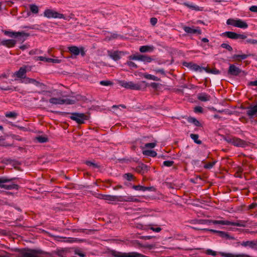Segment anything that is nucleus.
<instances>
[{
	"mask_svg": "<svg viewBox=\"0 0 257 257\" xmlns=\"http://www.w3.org/2000/svg\"><path fill=\"white\" fill-rule=\"evenodd\" d=\"M194 111L195 113H202L203 112V109L200 106H197L194 107Z\"/></svg>",
	"mask_w": 257,
	"mask_h": 257,
	"instance_id": "obj_56",
	"label": "nucleus"
},
{
	"mask_svg": "<svg viewBox=\"0 0 257 257\" xmlns=\"http://www.w3.org/2000/svg\"><path fill=\"white\" fill-rule=\"evenodd\" d=\"M204 69H205V67L200 66L198 65L195 63L193 64L192 67L191 68V70H194L195 71H199L200 72H202L204 70Z\"/></svg>",
	"mask_w": 257,
	"mask_h": 257,
	"instance_id": "obj_37",
	"label": "nucleus"
},
{
	"mask_svg": "<svg viewBox=\"0 0 257 257\" xmlns=\"http://www.w3.org/2000/svg\"><path fill=\"white\" fill-rule=\"evenodd\" d=\"M222 220H208V219H199L196 221L197 223L199 224H206L208 225H210L211 224H220V223H217L219 222H221Z\"/></svg>",
	"mask_w": 257,
	"mask_h": 257,
	"instance_id": "obj_19",
	"label": "nucleus"
},
{
	"mask_svg": "<svg viewBox=\"0 0 257 257\" xmlns=\"http://www.w3.org/2000/svg\"><path fill=\"white\" fill-rule=\"evenodd\" d=\"M85 164L88 166L92 167L93 168H95H95L98 169V168H99L100 167V166L99 165H98L97 164H96L94 162H91V161H87L85 162Z\"/></svg>",
	"mask_w": 257,
	"mask_h": 257,
	"instance_id": "obj_43",
	"label": "nucleus"
},
{
	"mask_svg": "<svg viewBox=\"0 0 257 257\" xmlns=\"http://www.w3.org/2000/svg\"><path fill=\"white\" fill-rule=\"evenodd\" d=\"M48 58H46V57H43V56H38V57H35V60H37V61L40 60L41 61H45V62H48Z\"/></svg>",
	"mask_w": 257,
	"mask_h": 257,
	"instance_id": "obj_54",
	"label": "nucleus"
},
{
	"mask_svg": "<svg viewBox=\"0 0 257 257\" xmlns=\"http://www.w3.org/2000/svg\"><path fill=\"white\" fill-rule=\"evenodd\" d=\"M104 200L110 201H119L121 199H120V196L106 195Z\"/></svg>",
	"mask_w": 257,
	"mask_h": 257,
	"instance_id": "obj_30",
	"label": "nucleus"
},
{
	"mask_svg": "<svg viewBox=\"0 0 257 257\" xmlns=\"http://www.w3.org/2000/svg\"><path fill=\"white\" fill-rule=\"evenodd\" d=\"M35 249V250L39 251V252L37 253V254L35 255L36 257H40V256H41L43 255L47 254V252H45L43 251L41 249Z\"/></svg>",
	"mask_w": 257,
	"mask_h": 257,
	"instance_id": "obj_59",
	"label": "nucleus"
},
{
	"mask_svg": "<svg viewBox=\"0 0 257 257\" xmlns=\"http://www.w3.org/2000/svg\"><path fill=\"white\" fill-rule=\"evenodd\" d=\"M44 15L48 19H64L63 14L51 9H46L44 12Z\"/></svg>",
	"mask_w": 257,
	"mask_h": 257,
	"instance_id": "obj_11",
	"label": "nucleus"
},
{
	"mask_svg": "<svg viewBox=\"0 0 257 257\" xmlns=\"http://www.w3.org/2000/svg\"><path fill=\"white\" fill-rule=\"evenodd\" d=\"M111 254L114 257H149L137 252L126 253L116 250H112Z\"/></svg>",
	"mask_w": 257,
	"mask_h": 257,
	"instance_id": "obj_6",
	"label": "nucleus"
},
{
	"mask_svg": "<svg viewBox=\"0 0 257 257\" xmlns=\"http://www.w3.org/2000/svg\"><path fill=\"white\" fill-rule=\"evenodd\" d=\"M120 199L122 200H120L119 201H124V202H139V199L134 197L132 196L122 197L120 196Z\"/></svg>",
	"mask_w": 257,
	"mask_h": 257,
	"instance_id": "obj_28",
	"label": "nucleus"
},
{
	"mask_svg": "<svg viewBox=\"0 0 257 257\" xmlns=\"http://www.w3.org/2000/svg\"><path fill=\"white\" fill-rule=\"evenodd\" d=\"M223 140L236 147L245 148L248 145L247 142L236 137L224 136Z\"/></svg>",
	"mask_w": 257,
	"mask_h": 257,
	"instance_id": "obj_2",
	"label": "nucleus"
},
{
	"mask_svg": "<svg viewBox=\"0 0 257 257\" xmlns=\"http://www.w3.org/2000/svg\"><path fill=\"white\" fill-rule=\"evenodd\" d=\"M246 114L249 118H252L257 114V102L254 105H251L246 108Z\"/></svg>",
	"mask_w": 257,
	"mask_h": 257,
	"instance_id": "obj_16",
	"label": "nucleus"
},
{
	"mask_svg": "<svg viewBox=\"0 0 257 257\" xmlns=\"http://www.w3.org/2000/svg\"><path fill=\"white\" fill-rule=\"evenodd\" d=\"M156 146V143H149L145 144V147L147 148H154Z\"/></svg>",
	"mask_w": 257,
	"mask_h": 257,
	"instance_id": "obj_53",
	"label": "nucleus"
},
{
	"mask_svg": "<svg viewBox=\"0 0 257 257\" xmlns=\"http://www.w3.org/2000/svg\"><path fill=\"white\" fill-rule=\"evenodd\" d=\"M4 34L11 38H18L22 42H24L26 40V38L30 36L29 33H25L24 31L13 32L10 31H5L4 32Z\"/></svg>",
	"mask_w": 257,
	"mask_h": 257,
	"instance_id": "obj_4",
	"label": "nucleus"
},
{
	"mask_svg": "<svg viewBox=\"0 0 257 257\" xmlns=\"http://www.w3.org/2000/svg\"><path fill=\"white\" fill-rule=\"evenodd\" d=\"M19 252L22 257H36L35 255L39 252V251L35 250V249L25 248L20 249Z\"/></svg>",
	"mask_w": 257,
	"mask_h": 257,
	"instance_id": "obj_12",
	"label": "nucleus"
},
{
	"mask_svg": "<svg viewBox=\"0 0 257 257\" xmlns=\"http://www.w3.org/2000/svg\"><path fill=\"white\" fill-rule=\"evenodd\" d=\"M77 99L74 97H71L70 98H61L52 97L49 99V102L52 104H74Z\"/></svg>",
	"mask_w": 257,
	"mask_h": 257,
	"instance_id": "obj_3",
	"label": "nucleus"
},
{
	"mask_svg": "<svg viewBox=\"0 0 257 257\" xmlns=\"http://www.w3.org/2000/svg\"><path fill=\"white\" fill-rule=\"evenodd\" d=\"M69 51L72 54V58H75L79 54L82 57L85 55V51L84 48L82 47H78L76 46H71L68 48Z\"/></svg>",
	"mask_w": 257,
	"mask_h": 257,
	"instance_id": "obj_10",
	"label": "nucleus"
},
{
	"mask_svg": "<svg viewBox=\"0 0 257 257\" xmlns=\"http://www.w3.org/2000/svg\"><path fill=\"white\" fill-rule=\"evenodd\" d=\"M204 70L208 73H212L213 74H219L220 73V71L216 68L210 69L205 67Z\"/></svg>",
	"mask_w": 257,
	"mask_h": 257,
	"instance_id": "obj_42",
	"label": "nucleus"
},
{
	"mask_svg": "<svg viewBox=\"0 0 257 257\" xmlns=\"http://www.w3.org/2000/svg\"><path fill=\"white\" fill-rule=\"evenodd\" d=\"M241 245L243 246H249L251 248L257 249V240H248L243 241Z\"/></svg>",
	"mask_w": 257,
	"mask_h": 257,
	"instance_id": "obj_20",
	"label": "nucleus"
},
{
	"mask_svg": "<svg viewBox=\"0 0 257 257\" xmlns=\"http://www.w3.org/2000/svg\"><path fill=\"white\" fill-rule=\"evenodd\" d=\"M126 64L131 68H138L137 65L131 61H127Z\"/></svg>",
	"mask_w": 257,
	"mask_h": 257,
	"instance_id": "obj_58",
	"label": "nucleus"
},
{
	"mask_svg": "<svg viewBox=\"0 0 257 257\" xmlns=\"http://www.w3.org/2000/svg\"><path fill=\"white\" fill-rule=\"evenodd\" d=\"M32 68L33 66L31 65H24L21 67L18 71L15 72L14 76L21 80L25 77L27 72L32 70Z\"/></svg>",
	"mask_w": 257,
	"mask_h": 257,
	"instance_id": "obj_8",
	"label": "nucleus"
},
{
	"mask_svg": "<svg viewBox=\"0 0 257 257\" xmlns=\"http://www.w3.org/2000/svg\"><path fill=\"white\" fill-rule=\"evenodd\" d=\"M206 253L208 255H211L215 256L217 255V252L211 249H208L206 251Z\"/></svg>",
	"mask_w": 257,
	"mask_h": 257,
	"instance_id": "obj_52",
	"label": "nucleus"
},
{
	"mask_svg": "<svg viewBox=\"0 0 257 257\" xmlns=\"http://www.w3.org/2000/svg\"><path fill=\"white\" fill-rule=\"evenodd\" d=\"M58 237L60 238H61V239H63L64 240L63 241L64 242H66L71 243V242H73L75 241V240L72 238H67V237Z\"/></svg>",
	"mask_w": 257,
	"mask_h": 257,
	"instance_id": "obj_57",
	"label": "nucleus"
},
{
	"mask_svg": "<svg viewBox=\"0 0 257 257\" xmlns=\"http://www.w3.org/2000/svg\"><path fill=\"white\" fill-rule=\"evenodd\" d=\"M119 107H122L123 108H126L125 105H124L123 104H120V105H113L112 106V109H113L115 111V109H117L119 108Z\"/></svg>",
	"mask_w": 257,
	"mask_h": 257,
	"instance_id": "obj_62",
	"label": "nucleus"
},
{
	"mask_svg": "<svg viewBox=\"0 0 257 257\" xmlns=\"http://www.w3.org/2000/svg\"><path fill=\"white\" fill-rule=\"evenodd\" d=\"M222 35L233 40H237L238 39H245L246 38L245 35L237 34L230 31L225 32L222 34Z\"/></svg>",
	"mask_w": 257,
	"mask_h": 257,
	"instance_id": "obj_13",
	"label": "nucleus"
},
{
	"mask_svg": "<svg viewBox=\"0 0 257 257\" xmlns=\"http://www.w3.org/2000/svg\"><path fill=\"white\" fill-rule=\"evenodd\" d=\"M250 56H254L253 54H242V55H237L234 54L232 56V58L234 60L241 61L242 60H244L246 59L248 57Z\"/></svg>",
	"mask_w": 257,
	"mask_h": 257,
	"instance_id": "obj_24",
	"label": "nucleus"
},
{
	"mask_svg": "<svg viewBox=\"0 0 257 257\" xmlns=\"http://www.w3.org/2000/svg\"><path fill=\"white\" fill-rule=\"evenodd\" d=\"M32 84H33L37 87H39L42 89H44L45 87V85L44 84L36 81L35 79H33V83Z\"/></svg>",
	"mask_w": 257,
	"mask_h": 257,
	"instance_id": "obj_45",
	"label": "nucleus"
},
{
	"mask_svg": "<svg viewBox=\"0 0 257 257\" xmlns=\"http://www.w3.org/2000/svg\"><path fill=\"white\" fill-rule=\"evenodd\" d=\"M193 64L194 63L192 62H184L183 64V66H184L185 67H186L189 68L190 70H191V68L192 67Z\"/></svg>",
	"mask_w": 257,
	"mask_h": 257,
	"instance_id": "obj_60",
	"label": "nucleus"
},
{
	"mask_svg": "<svg viewBox=\"0 0 257 257\" xmlns=\"http://www.w3.org/2000/svg\"><path fill=\"white\" fill-rule=\"evenodd\" d=\"M197 98L201 101L206 102L210 100L211 96L205 92H202L198 94Z\"/></svg>",
	"mask_w": 257,
	"mask_h": 257,
	"instance_id": "obj_23",
	"label": "nucleus"
},
{
	"mask_svg": "<svg viewBox=\"0 0 257 257\" xmlns=\"http://www.w3.org/2000/svg\"><path fill=\"white\" fill-rule=\"evenodd\" d=\"M220 225H233L239 227H245L246 222L244 221L239 220L237 222H231L228 220H222L221 222H219Z\"/></svg>",
	"mask_w": 257,
	"mask_h": 257,
	"instance_id": "obj_15",
	"label": "nucleus"
},
{
	"mask_svg": "<svg viewBox=\"0 0 257 257\" xmlns=\"http://www.w3.org/2000/svg\"><path fill=\"white\" fill-rule=\"evenodd\" d=\"M16 44V41L13 39L4 40L1 42V44L3 46L8 48H13Z\"/></svg>",
	"mask_w": 257,
	"mask_h": 257,
	"instance_id": "obj_22",
	"label": "nucleus"
},
{
	"mask_svg": "<svg viewBox=\"0 0 257 257\" xmlns=\"http://www.w3.org/2000/svg\"><path fill=\"white\" fill-rule=\"evenodd\" d=\"M158 22V20L156 18H152L150 20V23L152 26H155Z\"/></svg>",
	"mask_w": 257,
	"mask_h": 257,
	"instance_id": "obj_63",
	"label": "nucleus"
},
{
	"mask_svg": "<svg viewBox=\"0 0 257 257\" xmlns=\"http://www.w3.org/2000/svg\"><path fill=\"white\" fill-rule=\"evenodd\" d=\"M143 154L145 156L155 157L157 156V153L153 150H144L143 151Z\"/></svg>",
	"mask_w": 257,
	"mask_h": 257,
	"instance_id": "obj_32",
	"label": "nucleus"
},
{
	"mask_svg": "<svg viewBox=\"0 0 257 257\" xmlns=\"http://www.w3.org/2000/svg\"><path fill=\"white\" fill-rule=\"evenodd\" d=\"M33 79H34L27 77L26 76L25 78H23V79L21 80L20 82L25 83V84L32 83Z\"/></svg>",
	"mask_w": 257,
	"mask_h": 257,
	"instance_id": "obj_44",
	"label": "nucleus"
},
{
	"mask_svg": "<svg viewBox=\"0 0 257 257\" xmlns=\"http://www.w3.org/2000/svg\"><path fill=\"white\" fill-rule=\"evenodd\" d=\"M245 41L244 42V44H250L252 45H257V40L255 39H247V38L244 39Z\"/></svg>",
	"mask_w": 257,
	"mask_h": 257,
	"instance_id": "obj_47",
	"label": "nucleus"
},
{
	"mask_svg": "<svg viewBox=\"0 0 257 257\" xmlns=\"http://www.w3.org/2000/svg\"><path fill=\"white\" fill-rule=\"evenodd\" d=\"M60 62V60L57 59H52V58H48V63H59Z\"/></svg>",
	"mask_w": 257,
	"mask_h": 257,
	"instance_id": "obj_61",
	"label": "nucleus"
},
{
	"mask_svg": "<svg viewBox=\"0 0 257 257\" xmlns=\"http://www.w3.org/2000/svg\"><path fill=\"white\" fill-rule=\"evenodd\" d=\"M187 120L189 123L193 124L196 126H201V123L195 117H188Z\"/></svg>",
	"mask_w": 257,
	"mask_h": 257,
	"instance_id": "obj_31",
	"label": "nucleus"
},
{
	"mask_svg": "<svg viewBox=\"0 0 257 257\" xmlns=\"http://www.w3.org/2000/svg\"><path fill=\"white\" fill-rule=\"evenodd\" d=\"M154 49V47L152 45H144L140 47L139 50L142 53L151 52Z\"/></svg>",
	"mask_w": 257,
	"mask_h": 257,
	"instance_id": "obj_25",
	"label": "nucleus"
},
{
	"mask_svg": "<svg viewBox=\"0 0 257 257\" xmlns=\"http://www.w3.org/2000/svg\"><path fill=\"white\" fill-rule=\"evenodd\" d=\"M149 170V167L147 165H145L144 164H141V165H139L138 166H137L136 168V171L142 174L143 175L145 173H147Z\"/></svg>",
	"mask_w": 257,
	"mask_h": 257,
	"instance_id": "obj_21",
	"label": "nucleus"
},
{
	"mask_svg": "<svg viewBox=\"0 0 257 257\" xmlns=\"http://www.w3.org/2000/svg\"><path fill=\"white\" fill-rule=\"evenodd\" d=\"M249 10L252 12L257 13V6H252L249 8Z\"/></svg>",
	"mask_w": 257,
	"mask_h": 257,
	"instance_id": "obj_64",
	"label": "nucleus"
},
{
	"mask_svg": "<svg viewBox=\"0 0 257 257\" xmlns=\"http://www.w3.org/2000/svg\"><path fill=\"white\" fill-rule=\"evenodd\" d=\"M219 253L224 257H249V255L245 254H233L231 253H225L220 252Z\"/></svg>",
	"mask_w": 257,
	"mask_h": 257,
	"instance_id": "obj_27",
	"label": "nucleus"
},
{
	"mask_svg": "<svg viewBox=\"0 0 257 257\" xmlns=\"http://www.w3.org/2000/svg\"><path fill=\"white\" fill-rule=\"evenodd\" d=\"M121 54L122 52L121 51H108V56L115 61H117L121 58Z\"/></svg>",
	"mask_w": 257,
	"mask_h": 257,
	"instance_id": "obj_18",
	"label": "nucleus"
},
{
	"mask_svg": "<svg viewBox=\"0 0 257 257\" xmlns=\"http://www.w3.org/2000/svg\"><path fill=\"white\" fill-rule=\"evenodd\" d=\"M153 60V59L149 56L146 55H142V62L144 63H150Z\"/></svg>",
	"mask_w": 257,
	"mask_h": 257,
	"instance_id": "obj_38",
	"label": "nucleus"
},
{
	"mask_svg": "<svg viewBox=\"0 0 257 257\" xmlns=\"http://www.w3.org/2000/svg\"><path fill=\"white\" fill-rule=\"evenodd\" d=\"M99 84L103 86H109L113 84V83L110 81L102 80L99 82Z\"/></svg>",
	"mask_w": 257,
	"mask_h": 257,
	"instance_id": "obj_49",
	"label": "nucleus"
},
{
	"mask_svg": "<svg viewBox=\"0 0 257 257\" xmlns=\"http://www.w3.org/2000/svg\"><path fill=\"white\" fill-rule=\"evenodd\" d=\"M30 9L31 12L34 14H38L39 12V8L35 4L30 5Z\"/></svg>",
	"mask_w": 257,
	"mask_h": 257,
	"instance_id": "obj_41",
	"label": "nucleus"
},
{
	"mask_svg": "<svg viewBox=\"0 0 257 257\" xmlns=\"http://www.w3.org/2000/svg\"><path fill=\"white\" fill-rule=\"evenodd\" d=\"M70 118L80 124L84 123L85 120L89 119V116L83 113L74 112L71 114Z\"/></svg>",
	"mask_w": 257,
	"mask_h": 257,
	"instance_id": "obj_7",
	"label": "nucleus"
},
{
	"mask_svg": "<svg viewBox=\"0 0 257 257\" xmlns=\"http://www.w3.org/2000/svg\"><path fill=\"white\" fill-rule=\"evenodd\" d=\"M75 254L79 255L80 257H85L86 256L85 253L83 252L79 249L76 250L75 251Z\"/></svg>",
	"mask_w": 257,
	"mask_h": 257,
	"instance_id": "obj_55",
	"label": "nucleus"
},
{
	"mask_svg": "<svg viewBox=\"0 0 257 257\" xmlns=\"http://www.w3.org/2000/svg\"><path fill=\"white\" fill-rule=\"evenodd\" d=\"M119 84L121 87L132 90H140L142 88L141 85L139 83H135L133 81H126L121 80L119 82Z\"/></svg>",
	"mask_w": 257,
	"mask_h": 257,
	"instance_id": "obj_9",
	"label": "nucleus"
},
{
	"mask_svg": "<svg viewBox=\"0 0 257 257\" xmlns=\"http://www.w3.org/2000/svg\"><path fill=\"white\" fill-rule=\"evenodd\" d=\"M217 162V161L216 160H214L211 162L205 164L203 167L206 169H211L214 167Z\"/></svg>",
	"mask_w": 257,
	"mask_h": 257,
	"instance_id": "obj_39",
	"label": "nucleus"
},
{
	"mask_svg": "<svg viewBox=\"0 0 257 257\" xmlns=\"http://www.w3.org/2000/svg\"><path fill=\"white\" fill-rule=\"evenodd\" d=\"M36 140L40 143H44L48 141V138L45 136H39L36 138Z\"/></svg>",
	"mask_w": 257,
	"mask_h": 257,
	"instance_id": "obj_36",
	"label": "nucleus"
},
{
	"mask_svg": "<svg viewBox=\"0 0 257 257\" xmlns=\"http://www.w3.org/2000/svg\"><path fill=\"white\" fill-rule=\"evenodd\" d=\"M183 29L184 31L187 34H201V31L199 28H194V27H190L188 26H185L183 28Z\"/></svg>",
	"mask_w": 257,
	"mask_h": 257,
	"instance_id": "obj_17",
	"label": "nucleus"
},
{
	"mask_svg": "<svg viewBox=\"0 0 257 257\" xmlns=\"http://www.w3.org/2000/svg\"><path fill=\"white\" fill-rule=\"evenodd\" d=\"M220 46L223 48L227 49L229 51H231L232 50V48L228 44L222 43Z\"/></svg>",
	"mask_w": 257,
	"mask_h": 257,
	"instance_id": "obj_50",
	"label": "nucleus"
},
{
	"mask_svg": "<svg viewBox=\"0 0 257 257\" xmlns=\"http://www.w3.org/2000/svg\"><path fill=\"white\" fill-rule=\"evenodd\" d=\"M0 180L2 181L0 183V188H1L8 190L13 189L18 190L19 188V185L15 183L16 181L19 180L18 178L4 176L0 177Z\"/></svg>",
	"mask_w": 257,
	"mask_h": 257,
	"instance_id": "obj_1",
	"label": "nucleus"
},
{
	"mask_svg": "<svg viewBox=\"0 0 257 257\" xmlns=\"http://www.w3.org/2000/svg\"><path fill=\"white\" fill-rule=\"evenodd\" d=\"M123 178L127 181H132L135 180V178L134 177V175L130 173L123 174Z\"/></svg>",
	"mask_w": 257,
	"mask_h": 257,
	"instance_id": "obj_35",
	"label": "nucleus"
},
{
	"mask_svg": "<svg viewBox=\"0 0 257 257\" xmlns=\"http://www.w3.org/2000/svg\"><path fill=\"white\" fill-rule=\"evenodd\" d=\"M182 4L192 10H195L196 11H199L201 10L199 7H198L197 5H195L193 3L185 2Z\"/></svg>",
	"mask_w": 257,
	"mask_h": 257,
	"instance_id": "obj_26",
	"label": "nucleus"
},
{
	"mask_svg": "<svg viewBox=\"0 0 257 257\" xmlns=\"http://www.w3.org/2000/svg\"><path fill=\"white\" fill-rule=\"evenodd\" d=\"M210 230L211 232L217 233L219 236H220L222 238H227V239L230 238L229 235L227 233H226L224 231H219V230H214V229H211Z\"/></svg>",
	"mask_w": 257,
	"mask_h": 257,
	"instance_id": "obj_29",
	"label": "nucleus"
},
{
	"mask_svg": "<svg viewBox=\"0 0 257 257\" xmlns=\"http://www.w3.org/2000/svg\"><path fill=\"white\" fill-rule=\"evenodd\" d=\"M245 73L244 71L241 70L238 67L236 66L234 64H230L228 70L227 71V73L228 75H232V76H238L240 73Z\"/></svg>",
	"mask_w": 257,
	"mask_h": 257,
	"instance_id": "obj_14",
	"label": "nucleus"
},
{
	"mask_svg": "<svg viewBox=\"0 0 257 257\" xmlns=\"http://www.w3.org/2000/svg\"><path fill=\"white\" fill-rule=\"evenodd\" d=\"M142 54H138V55H130L128 57V59L131 60H138V61H142Z\"/></svg>",
	"mask_w": 257,
	"mask_h": 257,
	"instance_id": "obj_40",
	"label": "nucleus"
},
{
	"mask_svg": "<svg viewBox=\"0 0 257 257\" xmlns=\"http://www.w3.org/2000/svg\"><path fill=\"white\" fill-rule=\"evenodd\" d=\"M190 138L194 141V143L200 145L202 144V141L198 139L199 136L197 134H191L190 135Z\"/></svg>",
	"mask_w": 257,
	"mask_h": 257,
	"instance_id": "obj_34",
	"label": "nucleus"
},
{
	"mask_svg": "<svg viewBox=\"0 0 257 257\" xmlns=\"http://www.w3.org/2000/svg\"><path fill=\"white\" fill-rule=\"evenodd\" d=\"M5 116L8 118H16L17 116V113L15 112H7L6 113Z\"/></svg>",
	"mask_w": 257,
	"mask_h": 257,
	"instance_id": "obj_46",
	"label": "nucleus"
},
{
	"mask_svg": "<svg viewBox=\"0 0 257 257\" xmlns=\"http://www.w3.org/2000/svg\"><path fill=\"white\" fill-rule=\"evenodd\" d=\"M143 76L146 79L149 80H153L157 81H159L160 80V78H158V77L148 73H144L143 74Z\"/></svg>",
	"mask_w": 257,
	"mask_h": 257,
	"instance_id": "obj_33",
	"label": "nucleus"
},
{
	"mask_svg": "<svg viewBox=\"0 0 257 257\" xmlns=\"http://www.w3.org/2000/svg\"><path fill=\"white\" fill-rule=\"evenodd\" d=\"M226 24L243 29H246L248 27L247 24L245 21L239 19H229L226 21Z\"/></svg>",
	"mask_w": 257,
	"mask_h": 257,
	"instance_id": "obj_5",
	"label": "nucleus"
},
{
	"mask_svg": "<svg viewBox=\"0 0 257 257\" xmlns=\"http://www.w3.org/2000/svg\"><path fill=\"white\" fill-rule=\"evenodd\" d=\"M132 188L137 191H141L143 192V189H146L145 186L141 185H133Z\"/></svg>",
	"mask_w": 257,
	"mask_h": 257,
	"instance_id": "obj_48",
	"label": "nucleus"
},
{
	"mask_svg": "<svg viewBox=\"0 0 257 257\" xmlns=\"http://www.w3.org/2000/svg\"><path fill=\"white\" fill-rule=\"evenodd\" d=\"M174 164L173 161H165L163 162V165L166 167H171Z\"/></svg>",
	"mask_w": 257,
	"mask_h": 257,
	"instance_id": "obj_51",
	"label": "nucleus"
}]
</instances>
